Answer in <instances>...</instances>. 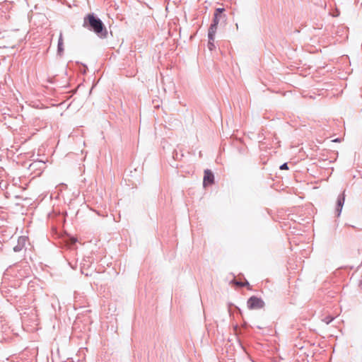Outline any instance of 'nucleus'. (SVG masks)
Segmentation results:
<instances>
[{
    "instance_id": "f257e3e1",
    "label": "nucleus",
    "mask_w": 362,
    "mask_h": 362,
    "mask_svg": "<svg viewBox=\"0 0 362 362\" xmlns=\"http://www.w3.org/2000/svg\"><path fill=\"white\" fill-rule=\"evenodd\" d=\"M83 26L93 31L100 37H104L107 34L103 22L93 13H89L84 18Z\"/></svg>"
},
{
    "instance_id": "f03ea898",
    "label": "nucleus",
    "mask_w": 362,
    "mask_h": 362,
    "mask_svg": "<svg viewBox=\"0 0 362 362\" xmlns=\"http://www.w3.org/2000/svg\"><path fill=\"white\" fill-rule=\"evenodd\" d=\"M247 305L250 310H257L262 308L264 306V303L262 299L252 296L247 300Z\"/></svg>"
},
{
    "instance_id": "7ed1b4c3",
    "label": "nucleus",
    "mask_w": 362,
    "mask_h": 362,
    "mask_svg": "<svg viewBox=\"0 0 362 362\" xmlns=\"http://www.w3.org/2000/svg\"><path fill=\"white\" fill-rule=\"evenodd\" d=\"M214 181V176L211 170H206L204 171V175L203 179V185L206 187L207 185H212Z\"/></svg>"
},
{
    "instance_id": "20e7f679",
    "label": "nucleus",
    "mask_w": 362,
    "mask_h": 362,
    "mask_svg": "<svg viewBox=\"0 0 362 362\" xmlns=\"http://www.w3.org/2000/svg\"><path fill=\"white\" fill-rule=\"evenodd\" d=\"M224 11H225V9L223 8H218L216 9L215 13H214V20H213V23L218 24L219 21H220V18H221V14Z\"/></svg>"
},
{
    "instance_id": "39448f33",
    "label": "nucleus",
    "mask_w": 362,
    "mask_h": 362,
    "mask_svg": "<svg viewBox=\"0 0 362 362\" xmlns=\"http://www.w3.org/2000/svg\"><path fill=\"white\" fill-rule=\"evenodd\" d=\"M218 24L212 23L209 29V33L208 36L209 38H211V40H213V37H214L215 33L217 30Z\"/></svg>"
},
{
    "instance_id": "423d86ee",
    "label": "nucleus",
    "mask_w": 362,
    "mask_h": 362,
    "mask_svg": "<svg viewBox=\"0 0 362 362\" xmlns=\"http://www.w3.org/2000/svg\"><path fill=\"white\" fill-rule=\"evenodd\" d=\"M63 45H64L63 37H62V34L61 33L60 35H59V41H58V51H59V52H63V50H64Z\"/></svg>"
},
{
    "instance_id": "0eeeda50",
    "label": "nucleus",
    "mask_w": 362,
    "mask_h": 362,
    "mask_svg": "<svg viewBox=\"0 0 362 362\" xmlns=\"http://www.w3.org/2000/svg\"><path fill=\"white\" fill-rule=\"evenodd\" d=\"M235 284L239 286H247V288L249 289V290H251L252 288H251V286L250 285V284L246 281L245 282H240V281H235Z\"/></svg>"
},
{
    "instance_id": "6e6552de",
    "label": "nucleus",
    "mask_w": 362,
    "mask_h": 362,
    "mask_svg": "<svg viewBox=\"0 0 362 362\" xmlns=\"http://www.w3.org/2000/svg\"><path fill=\"white\" fill-rule=\"evenodd\" d=\"M344 197L338 198V200H337V205H338V207H339L338 211H341V207H342V206L344 204Z\"/></svg>"
},
{
    "instance_id": "1a4fd4ad",
    "label": "nucleus",
    "mask_w": 362,
    "mask_h": 362,
    "mask_svg": "<svg viewBox=\"0 0 362 362\" xmlns=\"http://www.w3.org/2000/svg\"><path fill=\"white\" fill-rule=\"evenodd\" d=\"M214 37H213V40H211V38H209L208 47L210 50H212L214 48Z\"/></svg>"
},
{
    "instance_id": "9d476101",
    "label": "nucleus",
    "mask_w": 362,
    "mask_h": 362,
    "mask_svg": "<svg viewBox=\"0 0 362 362\" xmlns=\"http://www.w3.org/2000/svg\"><path fill=\"white\" fill-rule=\"evenodd\" d=\"M280 169L281 170H288V168L287 163H284L283 165H281L280 166Z\"/></svg>"
},
{
    "instance_id": "9b49d317",
    "label": "nucleus",
    "mask_w": 362,
    "mask_h": 362,
    "mask_svg": "<svg viewBox=\"0 0 362 362\" xmlns=\"http://www.w3.org/2000/svg\"><path fill=\"white\" fill-rule=\"evenodd\" d=\"M70 241H71V244H74V243L76 242V238H71L70 239Z\"/></svg>"
}]
</instances>
